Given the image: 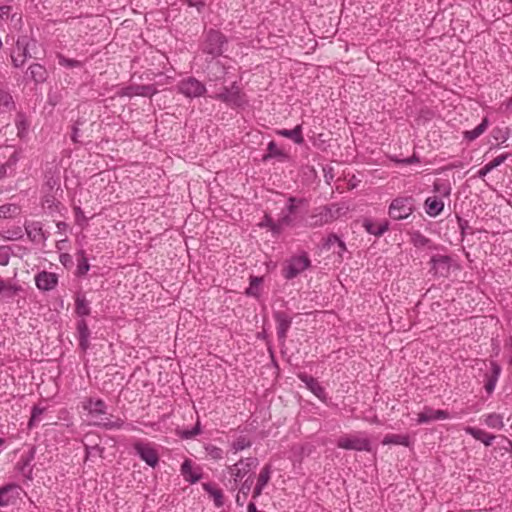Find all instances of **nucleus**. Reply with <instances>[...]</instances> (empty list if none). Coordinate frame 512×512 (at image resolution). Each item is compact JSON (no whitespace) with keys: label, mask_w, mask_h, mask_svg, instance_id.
Wrapping results in <instances>:
<instances>
[{"label":"nucleus","mask_w":512,"mask_h":512,"mask_svg":"<svg viewBox=\"0 0 512 512\" xmlns=\"http://www.w3.org/2000/svg\"><path fill=\"white\" fill-rule=\"evenodd\" d=\"M23 490L17 484H7L0 488V507L15 505L21 498Z\"/></svg>","instance_id":"f8f14e48"},{"label":"nucleus","mask_w":512,"mask_h":512,"mask_svg":"<svg viewBox=\"0 0 512 512\" xmlns=\"http://www.w3.org/2000/svg\"><path fill=\"white\" fill-rule=\"evenodd\" d=\"M267 150L270 156H283V152L278 148L277 144L274 141H270L268 143Z\"/></svg>","instance_id":"864d4df0"},{"label":"nucleus","mask_w":512,"mask_h":512,"mask_svg":"<svg viewBox=\"0 0 512 512\" xmlns=\"http://www.w3.org/2000/svg\"><path fill=\"white\" fill-rule=\"evenodd\" d=\"M177 91L187 98H199L206 93V87L198 79L190 76L178 82Z\"/></svg>","instance_id":"423d86ee"},{"label":"nucleus","mask_w":512,"mask_h":512,"mask_svg":"<svg viewBox=\"0 0 512 512\" xmlns=\"http://www.w3.org/2000/svg\"><path fill=\"white\" fill-rule=\"evenodd\" d=\"M274 318L277 324V335L278 339L285 341L287 332L291 326L292 319L285 312L278 311L274 314Z\"/></svg>","instance_id":"aec40b11"},{"label":"nucleus","mask_w":512,"mask_h":512,"mask_svg":"<svg viewBox=\"0 0 512 512\" xmlns=\"http://www.w3.org/2000/svg\"><path fill=\"white\" fill-rule=\"evenodd\" d=\"M251 446L252 440L248 436L239 435L230 444V449L234 454H236L240 451L250 448Z\"/></svg>","instance_id":"7c9ffc66"},{"label":"nucleus","mask_w":512,"mask_h":512,"mask_svg":"<svg viewBox=\"0 0 512 512\" xmlns=\"http://www.w3.org/2000/svg\"><path fill=\"white\" fill-rule=\"evenodd\" d=\"M346 210V207H341L336 204L315 208L309 216L306 225L311 228L321 227L345 214Z\"/></svg>","instance_id":"f257e3e1"},{"label":"nucleus","mask_w":512,"mask_h":512,"mask_svg":"<svg viewBox=\"0 0 512 512\" xmlns=\"http://www.w3.org/2000/svg\"><path fill=\"white\" fill-rule=\"evenodd\" d=\"M15 125L17 128V134L20 138H23L27 135L28 129H29V123L25 116L21 113H19L15 120Z\"/></svg>","instance_id":"ea45409f"},{"label":"nucleus","mask_w":512,"mask_h":512,"mask_svg":"<svg viewBox=\"0 0 512 512\" xmlns=\"http://www.w3.org/2000/svg\"><path fill=\"white\" fill-rule=\"evenodd\" d=\"M181 473H182L184 479L191 484L198 482L202 476L201 473L193 470L192 461L190 459H186L182 463Z\"/></svg>","instance_id":"a878e982"},{"label":"nucleus","mask_w":512,"mask_h":512,"mask_svg":"<svg viewBox=\"0 0 512 512\" xmlns=\"http://www.w3.org/2000/svg\"><path fill=\"white\" fill-rule=\"evenodd\" d=\"M271 475H272V466L271 464H265L258 476H257V480H256V484L265 488L266 485L269 483L270 479H271Z\"/></svg>","instance_id":"e433bc0d"},{"label":"nucleus","mask_w":512,"mask_h":512,"mask_svg":"<svg viewBox=\"0 0 512 512\" xmlns=\"http://www.w3.org/2000/svg\"><path fill=\"white\" fill-rule=\"evenodd\" d=\"M202 487L213 498L216 507L219 508L224 505V496L220 489L215 488L210 483H203Z\"/></svg>","instance_id":"2f4dec72"},{"label":"nucleus","mask_w":512,"mask_h":512,"mask_svg":"<svg viewBox=\"0 0 512 512\" xmlns=\"http://www.w3.org/2000/svg\"><path fill=\"white\" fill-rule=\"evenodd\" d=\"M211 98L220 100L230 106H241L243 99L241 91L236 82L231 87H222L221 91L210 96Z\"/></svg>","instance_id":"9d476101"},{"label":"nucleus","mask_w":512,"mask_h":512,"mask_svg":"<svg viewBox=\"0 0 512 512\" xmlns=\"http://www.w3.org/2000/svg\"><path fill=\"white\" fill-rule=\"evenodd\" d=\"M133 448L136 454L143 460L147 465L154 468L159 462V455L154 445L149 442L136 441L133 444Z\"/></svg>","instance_id":"1a4fd4ad"},{"label":"nucleus","mask_w":512,"mask_h":512,"mask_svg":"<svg viewBox=\"0 0 512 512\" xmlns=\"http://www.w3.org/2000/svg\"><path fill=\"white\" fill-rule=\"evenodd\" d=\"M25 230L29 239L33 242L40 243L46 240V236L40 222H30L26 224Z\"/></svg>","instance_id":"5701e85b"},{"label":"nucleus","mask_w":512,"mask_h":512,"mask_svg":"<svg viewBox=\"0 0 512 512\" xmlns=\"http://www.w3.org/2000/svg\"><path fill=\"white\" fill-rule=\"evenodd\" d=\"M416 209V199L411 195H399L388 206V216L393 221H402L410 217Z\"/></svg>","instance_id":"f03ea898"},{"label":"nucleus","mask_w":512,"mask_h":512,"mask_svg":"<svg viewBox=\"0 0 512 512\" xmlns=\"http://www.w3.org/2000/svg\"><path fill=\"white\" fill-rule=\"evenodd\" d=\"M497 133H501V130L500 129L494 130V135L493 136H494L495 139H499Z\"/></svg>","instance_id":"338daca9"},{"label":"nucleus","mask_w":512,"mask_h":512,"mask_svg":"<svg viewBox=\"0 0 512 512\" xmlns=\"http://www.w3.org/2000/svg\"><path fill=\"white\" fill-rule=\"evenodd\" d=\"M259 465V461L256 457H245L238 460L236 463L227 466L228 474L237 487L240 482L245 480Z\"/></svg>","instance_id":"7ed1b4c3"},{"label":"nucleus","mask_w":512,"mask_h":512,"mask_svg":"<svg viewBox=\"0 0 512 512\" xmlns=\"http://www.w3.org/2000/svg\"><path fill=\"white\" fill-rule=\"evenodd\" d=\"M157 93V89L154 85H138L131 84L129 86L121 88L117 94L120 97H133V96H144L151 97Z\"/></svg>","instance_id":"4468645a"},{"label":"nucleus","mask_w":512,"mask_h":512,"mask_svg":"<svg viewBox=\"0 0 512 512\" xmlns=\"http://www.w3.org/2000/svg\"><path fill=\"white\" fill-rule=\"evenodd\" d=\"M57 59L59 65L65 68H76L82 66V63L80 61L75 59H69L62 54H58Z\"/></svg>","instance_id":"de8ad7c7"},{"label":"nucleus","mask_w":512,"mask_h":512,"mask_svg":"<svg viewBox=\"0 0 512 512\" xmlns=\"http://www.w3.org/2000/svg\"><path fill=\"white\" fill-rule=\"evenodd\" d=\"M409 235H410V242L416 248H423L430 244V239L427 238L425 235H423L418 230L409 232Z\"/></svg>","instance_id":"c9c22d12"},{"label":"nucleus","mask_w":512,"mask_h":512,"mask_svg":"<svg viewBox=\"0 0 512 512\" xmlns=\"http://www.w3.org/2000/svg\"><path fill=\"white\" fill-rule=\"evenodd\" d=\"M450 414L446 410L434 409L430 406H424L423 410L417 414V424H427L432 421L446 420Z\"/></svg>","instance_id":"2eb2a0df"},{"label":"nucleus","mask_w":512,"mask_h":512,"mask_svg":"<svg viewBox=\"0 0 512 512\" xmlns=\"http://www.w3.org/2000/svg\"><path fill=\"white\" fill-rule=\"evenodd\" d=\"M6 174V166L0 161V178L5 176Z\"/></svg>","instance_id":"052dcab7"},{"label":"nucleus","mask_w":512,"mask_h":512,"mask_svg":"<svg viewBox=\"0 0 512 512\" xmlns=\"http://www.w3.org/2000/svg\"><path fill=\"white\" fill-rule=\"evenodd\" d=\"M509 156H510V154H508V153H504V154L497 156L492 161H490L485 166H483L480 170H478L477 176L479 178L483 179L494 168L503 164L508 159Z\"/></svg>","instance_id":"cd10ccee"},{"label":"nucleus","mask_w":512,"mask_h":512,"mask_svg":"<svg viewBox=\"0 0 512 512\" xmlns=\"http://www.w3.org/2000/svg\"><path fill=\"white\" fill-rule=\"evenodd\" d=\"M28 38L26 36L18 38L15 48L12 50L11 59L15 67H21L27 60Z\"/></svg>","instance_id":"dca6fc26"},{"label":"nucleus","mask_w":512,"mask_h":512,"mask_svg":"<svg viewBox=\"0 0 512 512\" xmlns=\"http://www.w3.org/2000/svg\"><path fill=\"white\" fill-rule=\"evenodd\" d=\"M488 126H489V121H488V118L485 117V118H483L482 122L478 126H476L473 130L464 132V139H466L468 141L476 140L487 130Z\"/></svg>","instance_id":"473e14b6"},{"label":"nucleus","mask_w":512,"mask_h":512,"mask_svg":"<svg viewBox=\"0 0 512 512\" xmlns=\"http://www.w3.org/2000/svg\"><path fill=\"white\" fill-rule=\"evenodd\" d=\"M464 431L467 434L471 435L476 440L481 441L485 446L492 445V442L495 439L494 435L489 434V433H487L484 430L479 429V428L467 426V427L464 428Z\"/></svg>","instance_id":"b1692460"},{"label":"nucleus","mask_w":512,"mask_h":512,"mask_svg":"<svg viewBox=\"0 0 512 512\" xmlns=\"http://www.w3.org/2000/svg\"><path fill=\"white\" fill-rule=\"evenodd\" d=\"M310 265L311 261L305 252L300 255L292 256L289 260H287V263L283 269V276L287 280L294 279L300 273L309 268Z\"/></svg>","instance_id":"39448f33"},{"label":"nucleus","mask_w":512,"mask_h":512,"mask_svg":"<svg viewBox=\"0 0 512 512\" xmlns=\"http://www.w3.org/2000/svg\"><path fill=\"white\" fill-rule=\"evenodd\" d=\"M205 451L207 455L213 460H221L224 457L223 449L212 444H207L205 446Z\"/></svg>","instance_id":"c03bdc74"},{"label":"nucleus","mask_w":512,"mask_h":512,"mask_svg":"<svg viewBox=\"0 0 512 512\" xmlns=\"http://www.w3.org/2000/svg\"><path fill=\"white\" fill-rule=\"evenodd\" d=\"M77 333L79 346L82 350H86L89 346L90 330L85 320H80L77 323Z\"/></svg>","instance_id":"bb28decb"},{"label":"nucleus","mask_w":512,"mask_h":512,"mask_svg":"<svg viewBox=\"0 0 512 512\" xmlns=\"http://www.w3.org/2000/svg\"><path fill=\"white\" fill-rule=\"evenodd\" d=\"M7 289V285H6V282L0 278V293L5 291Z\"/></svg>","instance_id":"0e129e2a"},{"label":"nucleus","mask_w":512,"mask_h":512,"mask_svg":"<svg viewBox=\"0 0 512 512\" xmlns=\"http://www.w3.org/2000/svg\"><path fill=\"white\" fill-rule=\"evenodd\" d=\"M490 373H486L484 375L485 383H484V389L488 396H490L496 387V384L499 380L500 374H501V366L496 361L490 362Z\"/></svg>","instance_id":"6ab92c4d"},{"label":"nucleus","mask_w":512,"mask_h":512,"mask_svg":"<svg viewBox=\"0 0 512 512\" xmlns=\"http://www.w3.org/2000/svg\"><path fill=\"white\" fill-rule=\"evenodd\" d=\"M382 443L385 445L394 444L408 447L410 445V438L405 434H387Z\"/></svg>","instance_id":"72a5a7b5"},{"label":"nucleus","mask_w":512,"mask_h":512,"mask_svg":"<svg viewBox=\"0 0 512 512\" xmlns=\"http://www.w3.org/2000/svg\"><path fill=\"white\" fill-rule=\"evenodd\" d=\"M452 259L450 256L436 254L430 259V271L439 277H447L450 273Z\"/></svg>","instance_id":"ddd939ff"},{"label":"nucleus","mask_w":512,"mask_h":512,"mask_svg":"<svg viewBox=\"0 0 512 512\" xmlns=\"http://www.w3.org/2000/svg\"><path fill=\"white\" fill-rule=\"evenodd\" d=\"M247 511H248V512H260V511H258V510H257L256 505H255V503H254V502H250V503L248 504V506H247Z\"/></svg>","instance_id":"bf43d9fd"},{"label":"nucleus","mask_w":512,"mask_h":512,"mask_svg":"<svg viewBox=\"0 0 512 512\" xmlns=\"http://www.w3.org/2000/svg\"><path fill=\"white\" fill-rule=\"evenodd\" d=\"M126 427L129 429V430H136V427L132 424H127Z\"/></svg>","instance_id":"774afa93"},{"label":"nucleus","mask_w":512,"mask_h":512,"mask_svg":"<svg viewBox=\"0 0 512 512\" xmlns=\"http://www.w3.org/2000/svg\"><path fill=\"white\" fill-rule=\"evenodd\" d=\"M28 75L36 83H42L46 80L47 71L45 67L40 64H32L28 69Z\"/></svg>","instance_id":"c756f323"},{"label":"nucleus","mask_w":512,"mask_h":512,"mask_svg":"<svg viewBox=\"0 0 512 512\" xmlns=\"http://www.w3.org/2000/svg\"><path fill=\"white\" fill-rule=\"evenodd\" d=\"M35 284L41 291H51L58 284V276L52 272L41 271L35 276Z\"/></svg>","instance_id":"f3484780"},{"label":"nucleus","mask_w":512,"mask_h":512,"mask_svg":"<svg viewBox=\"0 0 512 512\" xmlns=\"http://www.w3.org/2000/svg\"><path fill=\"white\" fill-rule=\"evenodd\" d=\"M298 377L317 398L321 401L326 400L325 389L315 378L307 374H299Z\"/></svg>","instance_id":"412c9836"},{"label":"nucleus","mask_w":512,"mask_h":512,"mask_svg":"<svg viewBox=\"0 0 512 512\" xmlns=\"http://www.w3.org/2000/svg\"><path fill=\"white\" fill-rule=\"evenodd\" d=\"M276 134L291 139L296 144H303L304 137L302 133V125H297L293 129H278Z\"/></svg>","instance_id":"393cba45"},{"label":"nucleus","mask_w":512,"mask_h":512,"mask_svg":"<svg viewBox=\"0 0 512 512\" xmlns=\"http://www.w3.org/2000/svg\"><path fill=\"white\" fill-rule=\"evenodd\" d=\"M202 432L201 430V424H200V421L199 419L196 421V424L195 426L192 428V429H183V430H179L177 431V434L180 436V438L182 439H193L195 438L196 436L200 435Z\"/></svg>","instance_id":"a19ab883"},{"label":"nucleus","mask_w":512,"mask_h":512,"mask_svg":"<svg viewBox=\"0 0 512 512\" xmlns=\"http://www.w3.org/2000/svg\"><path fill=\"white\" fill-rule=\"evenodd\" d=\"M333 238L335 241H337L340 250L344 251L346 249L345 243L335 235L333 236Z\"/></svg>","instance_id":"13d9d810"},{"label":"nucleus","mask_w":512,"mask_h":512,"mask_svg":"<svg viewBox=\"0 0 512 512\" xmlns=\"http://www.w3.org/2000/svg\"><path fill=\"white\" fill-rule=\"evenodd\" d=\"M225 43V36L220 31L211 29L206 34L203 51L213 57L220 56L223 53Z\"/></svg>","instance_id":"0eeeda50"},{"label":"nucleus","mask_w":512,"mask_h":512,"mask_svg":"<svg viewBox=\"0 0 512 512\" xmlns=\"http://www.w3.org/2000/svg\"><path fill=\"white\" fill-rule=\"evenodd\" d=\"M485 425L491 429L501 430L504 427L503 416L499 413H489L483 415Z\"/></svg>","instance_id":"c85d7f7f"},{"label":"nucleus","mask_w":512,"mask_h":512,"mask_svg":"<svg viewBox=\"0 0 512 512\" xmlns=\"http://www.w3.org/2000/svg\"><path fill=\"white\" fill-rule=\"evenodd\" d=\"M425 212L430 217H437L440 215L444 209V202L442 199L436 196L427 197L424 202Z\"/></svg>","instance_id":"4be33fe9"},{"label":"nucleus","mask_w":512,"mask_h":512,"mask_svg":"<svg viewBox=\"0 0 512 512\" xmlns=\"http://www.w3.org/2000/svg\"><path fill=\"white\" fill-rule=\"evenodd\" d=\"M16 17V14H12V6L10 5H0V19L8 20L11 18L13 20Z\"/></svg>","instance_id":"8fccbe9b"},{"label":"nucleus","mask_w":512,"mask_h":512,"mask_svg":"<svg viewBox=\"0 0 512 512\" xmlns=\"http://www.w3.org/2000/svg\"><path fill=\"white\" fill-rule=\"evenodd\" d=\"M83 409L95 421H105L107 417V406L101 399L88 398L83 402Z\"/></svg>","instance_id":"9b49d317"},{"label":"nucleus","mask_w":512,"mask_h":512,"mask_svg":"<svg viewBox=\"0 0 512 512\" xmlns=\"http://www.w3.org/2000/svg\"><path fill=\"white\" fill-rule=\"evenodd\" d=\"M44 408H41L39 406H35L32 409L31 418L29 421V426H33L35 422L39 421L41 418V415L44 413Z\"/></svg>","instance_id":"3c124183"},{"label":"nucleus","mask_w":512,"mask_h":512,"mask_svg":"<svg viewBox=\"0 0 512 512\" xmlns=\"http://www.w3.org/2000/svg\"><path fill=\"white\" fill-rule=\"evenodd\" d=\"M18 207L13 204L3 205L0 207V217H11L17 213Z\"/></svg>","instance_id":"09e8293b"},{"label":"nucleus","mask_w":512,"mask_h":512,"mask_svg":"<svg viewBox=\"0 0 512 512\" xmlns=\"http://www.w3.org/2000/svg\"><path fill=\"white\" fill-rule=\"evenodd\" d=\"M264 488L255 484V487L252 491V498L256 500L263 492Z\"/></svg>","instance_id":"6e6d98bb"},{"label":"nucleus","mask_w":512,"mask_h":512,"mask_svg":"<svg viewBox=\"0 0 512 512\" xmlns=\"http://www.w3.org/2000/svg\"><path fill=\"white\" fill-rule=\"evenodd\" d=\"M259 226L268 227L274 234H280L285 228L284 225H280V218L274 221L269 215H265Z\"/></svg>","instance_id":"4c0bfd02"},{"label":"nucleus","mask_w":512,"mask_h":512,"mask_svg":"<svg viewBox=\"0 0 512 512\" xmlns=\"http://www.w3.org/2000/svg\"><path fill=\"white\" fill-rule=\"evenodd\" d=\"M75 305H76V313L79 316L84 317V316H87L90 314L89 302L84 297L78 296L76 298Z\"/></svg>","instance_id":"37998d69"},{"label":"nucleus","mask_w":512,"mask_h":512,"mask_svg":"<svg viewBox=\"0 0 512 512\" xmlns=\"http://www.w3.org/2000/svg\"><path fill=\"white\" fill-rule=\"evenodd\" d=\"M57 228L59 231H64L67 228V224L65 222L60 221L57 223Z\"/></svg>","instance_id":"680f3d73"},{"label":"nucleus","mask_w":512,"mask_h":512,"mask_svg":"<svg viewBox=\"0 0 512 512\" xmlns=\"http://www.w3.org/2000/svg\"><path fill=\"white\" fill-rule=\"evenodd\" d=\"M95 425L102 426L106 429H120L124 427L125 423L121 419H117L115 421H111L110 419L106 418L105 421H95Z\"/></svg>","instance_id":"49530a36"},{"label":"nucleus","mask_w":512,"mask_h":512,"mask_svg":"<svg viewBox=\"0 0 512 512\" xmlns=\"http://www.w3.org/2000/svg\"><path fill=\"white\" fill-rule=\"evenodd\" d=\"M261 283H262L261 277L251 276L249 287L246 289V292H245L246 295L258 297Z\"/></svg>","instance_id":"79ce46f5"},{"label":"nucleus","mask_w":512,"mask_h":512,"mask_svg":"<svg viewBox=\"0 0 512 512\" xmlns=\"http://www.w3.org/2000/svg\"><path fill=\"white\" fill-rule=\"evenodd\" d=\"M337 447L345 450L369 452L371 442L364 432H356L340 436L337 439Z\"/></svg>","instance_id":"20e7f679"},{"label":"nucleus","mask_w":512,"mask_h":512,"mask_svg":"<svg viewBox=\"0 0 512 512\" xmlns=\"http://www.w3.org/2000/svg\"><path fill=\"white\" fill-rule=\"evenodd\" d=\"M362 226L369 234L380 237L389 230L390 223L386 219L377 221L371 218H365Z\"/></svg>","instance_id":"a211bd4d"},{"label":"nucleus","mask_w":512,"mask_h":512,"mask_svg":"<svg viewBox=\"0 0 512 512\" xmlns=\"http://www.w3.org/2000/svg\"><path fill=\"white\" fill-rule=\"evenodd\" d=\"M78 131H79V130H78V128H76V127H74V128H73V133H72L71 138H72V140H73L74 142H77V141H78V140H77V137H78Z\"/></svg>","instance_id":"e2e57ef3"},{"label":"nucleus","mask_w":512,"mask_h":512,"mask_svg":"<svg viewBox=\"0 0 512 512\" xmlns=\"http://www.w3.org/2000/svg\"><path fill=\"white\" fill-rule=\"evenodd\" d=\"M397 162L409 165V164H413V163L419 162V159H418V157L413 155L411 157H408V158H405V159H402V160H397Z\"/></svg>","instance_id":"5fc2aeb1"},{"label":"nucleus","mask_w":512,"mask_h":512,"mask_svg":"<svg viewBox=\"0 0 512 512\" xmlns=\"http://www.w3.org/2000/svg\"><path fill=\"white\" fill-rule=\"evenodd\" d=\"M77 256H78V258H77V262H78L77 275L83 276L89 271L90 265L88 263V259L85 256V252L83 250H80L78 252Z\"/></svg>","instance_id":"58836bf2"},{"label":"nucleus","mask_w":512,"mask_h":512,"mask_svg":"<svg viewBox=\"0 0 512 512\" xmlns=\"http://www.w3.org/2000/svg\"><path fill=\"white\" fill-rule=\"evenodd\" d=\"M187 4L190 7H196L198 10H200V8L205 5V3L203 1H196V0H187Z\"/></svg>","instance_id":"4d7b16f0"},{"label":"nucleus","mask_w":512,"mask_h":512,"mask_svg":"<svg viewBox=\"0 0 512 512\" xmlns=\"http://www.w3.org/2000/svg\"><path fill=\"white\" fill-rule=\"evenodd\" d=\"M253 486V476L249 475L245 480L238 484L239 494H242L246 498L251 492Z\"/></svg>","instance_id":"a18cd8bd"},{"label":"nucleus","mask_w":512,"mask_h":512,"mask_svg":"<svg viewBox=\"0 0 512 512\" xmlns=\"http://www.w3.org/2000/svg\"><path fill=\"white\" fill-rule=\"evenodd\" d=\"M14 108V101L9 93L5 89H0V114L11 111Z\"/></svg>","instance_id":"f704fd0d"},{"label":"nucleus","mask_w":512,"mask_h":512,"mask_svg":"<svg viewBox=\"0 0 512 512\" xmlns=\"http://www.w3.org/2000/svg\"><path fill=\"white\" fill-rule=\"evenodd\" d=\"M302 205H307V200L305 198L290 196L287 199L285 209H283L280 214V225H284V227H293L295 225L294 215L297 213V209Z\"/></svg>","instance_id":"6e6552de"},{"label":"nucleus","mask_w":512,"mask_h":512,"mask_svg":"<svg viewBox=\"0 0 512 512\" xmlns=\"http://www.w3.org/2000/svg\"><path fill=\"white\" fill-rule=\"evenodd\" d=\"M236 502L238 505L242 506L243 505V502H242V499H240V494L237 495L236 497Z\"/></svg>","instance_id":"69168bd1"},{"label":"nucleus","mask_w":512,"mask_h":512,"mask_svg":"<svg viewBox=\"0 0 512 512\" xmlns=\"http://www.w3.org/2000/svg\"><path fill=\"white\" fill-rule=\"evenodd\" d=\"M10 260V249L7 246L0 247V265H8Z\"/></svg>","instance_id":"603ef678"}]
</instances>
